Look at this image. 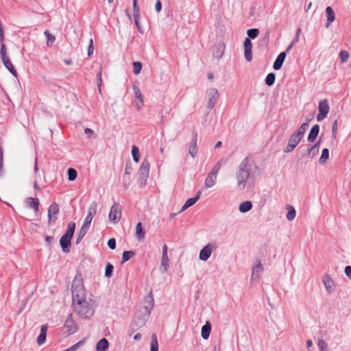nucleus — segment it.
<instances>
[{"instance_id":"1","label":"nucleus","mask_w":351,"mask_h":351,"mask_svg":"<svg viewBox=\"0 0 351 351\" xmlns=\"http://www.w3.org/2000/svg\"><path fill=\"white\" fill-rule=\"evenodd\" d=\"M72 307L73 311L82 319H88L95 313L94 301L87 298V294L83 285V278L77 273L71 285Z\"/></svg>"},{"instance_id":"2","label":"nucleus","mask_w":351,"mask_h":351,"mask_svg":"<svg viewBox=\"0 0 351 351\" xmlns=\"http://www.w3.org/2000/svg\"><path fill=\"white\" fill-rule=\"evenodd\" d=\"M256 167L254 162L248 158L243 160L239 165L236 172L237 185L239 190L245 189L250 173Z\"/></svg>"},{"instance_id":"3","label":"nucleus","mask_w":351,"mask_h":351,"mask_svg":"<svg viewBox=\"0 0 351 351\" xmlns=\"http://www.w3.org/2000/svg\"><path fill=\"white\" fill-rule=\"evenodd\" d=\"M97 207V205L96 202H93L90 204V206L88 208V215L86 217V218L84 219V223H83L82 226L81 227V228H80V231H79V232L77 234V237L76 241H75L76 244L80 243V241L84 238V237L87 233L88 230L90 228V226L91 221L93 220V217L96 214Z\"/></svg>"},{"instance_id":"4","label":"nucleus","mask_w":351,"mask_h":351,"mask_svg":"<svg viewBox=\"0 0 351 351\" xmlns=\"http://www.w3.org/2000/svg\"><path fill=\"white\" fill-rule=\"evenodd\" d=\"M75 230V223L69 222L68 223L66 232L60 239V245L62 247V250L64 253H69L70 251L71 241L73 237Z\"/></svg>"},{"instance_id":"5","label":"nucleus","mask_w":351,"mask_h":351,"mask_svg":"<svg viewBox=\"0 0 351 351\" xmlns=\"http://www.w3.org/2000/svg\"><path fill=\"white\" fill-rule=\"evenodd\" d=\"M142 312H138L135 314L133 321L130 326V330L134 332L143 326L147 321V317L150 315L151 311L148 307L145 306Z\"/></svg>"},{"instance_id":"6","label":"nucleus","mask_w":351,"mask_h":351,"mask_svg":"<svg viewBox=\"0 0 351 351\" xmlns=\"http://www.w3.org/2000/svg\"><path fill=\"white\" fill-rule=\"evenodd\" d=\"M226 161L223 159L219 160L208 174L204 181V187L209 189L215 186L217 182V174Z\"/></svg>"},{"instance_id":"7","label":"nucleus","mask_w":351,"mask_h":351,"mask_svg":"<svg viewBox=\"0 0 351 351\" xmlns=\"http://www.w3.org/2000/svg\"><path fill=\"white\" fill-rule=\"evenodd\" d=\"M6 46L4 44H2L0 49V56L2 59L3 63L6 69H8L10 72L14 76H17V72L12 65L10 58L7 56L6 54Z\"/></svg>"},{"instance_id":"8","label":"nucleus","mask_w":351,"mask_h":351,"mask_svg":"<svg viewBox=\"0 0 351 351\" xmlns=\"http://www.w3.org/2000/svg\"><path fill=\"white\" fill-rule=\"evenodd\" d=\"M167 245H164L162 247V254L160 259V263L158 267V271L162 274L167 271L169 267V259L167 254Z\"/></svg>"},{"instance_id":"9","label":"nucleus","mask_w":351,"mask_h":351,"mask_svg":"<svg viewBox=\"0 0 351 351\" xmlns=\"http://www.w3.org/2000/svg\"><path fill=\"white\" fill-rule=\"evenodd\" d=\"M217 248L215 242L208 243L199 252V258L201 261H206L210 256L212 252Z\"/></svg>"},{"instance_id":"10","label":"nucleus","mask_w":351,"mask_h":351,"mask_svg":"<svg viewBox=\"0 0 351 351\" xmlns=\"http://www.w3.org/2000/svg\"><path fill=\"white\" fill-rule=\"evenodd\" d=\"M63 330L66 335H70L77 331V326L71 315L67 317L63 326Z\"/></svg>"},{"instance_id":"11","label":"nucleus","mask_w":351,"mask_h":351,"mask_svg":"<svg viewBox=\"0 0 351 351\" xmlns=\"http://www.w3.org/2000/svg\"><path fill=\"white\" fill-rule=\"evenodd\" d=\"M109 219L117 223L121 217V208L119 204L115 202L111 207L109 213Z\"/></svg>"},{"instance_id":"12","label":"nucleus","mask_w":351,"mask_h":351,"mask_svg":"<svg viewBox=\"0 0 351 351\" xmlns=\"http://www.w3.org/2000/svg\"><path fill=\"white\" fill-rule=\"evenodd\" d=\"M322 281L328 293L331 294L335 292V282L330 274H325L322 278Z\"/></svg>"},{"instance_id":"13","label":"nucleus","mask_w":351,"mask_h":351,"mask_svg":"<svg viewBox=\"0 0 351 351\" xmlns=\"http://www.w3.org/2000/svg\"><path fill=\"white\" fill-rule=\"evenodd\" d=\"M329 105L327 100L324 99L319 103V113L317 115V121H321L324 120L328 115L329 112Z\"/></svg>"},{"instance_id":"14","label":"nucleus","mask_w":351,"mask_h":351,"mask_svg":"<svg viewBox=\"0 0 351 351\" xmlns=\"http://www.w3.org/2000/svg\"><path fill=\"white\" fill-rule=\"evenodd\" d=\"M150 168L149 162L147 159H144L138 169L140 176L141 184L145 183L147 178L148 177L149 171Z\"/></svg>"},{"instance_id":"15","label":"nucleus","mask_w":351,"mask_h":351,"mask_svg":"<svg viewBox=\"0 0 351 351\" xmlns=\"http://www.w3.org/2000/svg\"><path fill=\"white\" fill-rule=\"evenodd\" d=\"M208 97V108L212 109L217 104L219 99V93L217 88H211L207 91Z\"/></svg>"},{"instance_id":"16","label":"nucleus","mask_w":351,"mask_h":351,"mask_svg":"<svg viewBox=\"0 0 351 351\" xmlns=\"http://www.w3.org/2000/svg\"><path fill=\"white\" fill-rule=\"evenodd\" d=\"M59 213V205L56 202H53L48 208V222L53 223L56 221V215Z\"/></svg>"},{"instance_id":"17","label":"nucleus","mask_w":351,"mask_h":351,"mask_svg":"<svg viewBox=\"0 0 351 351\" xmlns=\"http://www.w3.org/2000/svg\"><path fill=\"white\" fill-rule=\"evenodd\" d=\"M301 138H302L300 136L295 134V133L291 134L289 139L288 144L286 147L285 152L287 153L292 152L294 149V148L298 145Z\"/></svg>"},{"instance_id":"18","label":"nucleus","mask_w":351,"mask_h":351,"mask_svg":"<svg viewBox=\"0 0 351 351\" xmlns=\"http://www.w3.org/2000/svg\"><path fill=\"white\" fill-rule=\"evenodd\" d=\"M133 90H134V97H135L136 99L137 100L136 106L137 110H139L143 104V96L141 95L140 88L136 85H135V84L133 85Z\"/></svg>"},{"instance_id":"19","label":"nucleus","mask_w":351,"mask_h":351,"mask_svg":"<svg viewBox=\"0 0 351 351\" xmlns=\"http://www.w3.org/2000/svg\"><path fill=\"white\" fill-rule=\"evenodd\" d=\"M201 193V191H198L196 193V195L194 197L189 198V199H187L185 204L182 206L180 212H183L188 208L195 204L197 202V201L199 199Z\"/></svg>"},{"instance_id":"20","label":"nucleus","mask_w":351,"mask_h":351,"mask_svg":"<svg viewBox=\"0 0 351 351\" xmlns=\"http://www.w3.org/2000/svg\"><path fill=\"white\" fill-rule=\"evenodd\" d=\"M226 45L223 43H220L217 45L213 50V56L217 59L219 60L223 55Z\"/></svg>"},{"instance_id":"21","label":"nucleus","mask_w":351,"mask_h":351,"mask_svg":"<svg viewBox=\"0 0 351 351\" xmlns=\"http://www.w3.org/2000/svg\"><path fill=\"white\" fill-rule=\"evenodd\" d=\"M326 16L327 19V22L326 23V27L328 28L331 23L335 19V13L333 11L332 8L330 6L326 8Z\"/></svg>"},{"instance_id":"22","label":"nucleus","mask_w":351,"mask_h":351,"mask_svg":"<svg viewBox=\"0 0 351 351\" xmlns=\"http://www.w3.org/2000/svg\"><path fill=\"white\" fill-rule=\"evenodd\" d=\"M26 203L27 206L32 208L34 212L36 213L39 210L40 202L39 199L36 197H27L26 199Z\"/></svg>"},{"instance_id":"23","label":"nucleus","mask_w":351,"mask_h":351,"mask_svg":"<svg viewBox=\"0 0 351 351\" xmlns=\"http://www.w3.org/2000/svg\"><path fill=\"white\" fill-rule=\"evenodd\" d=\"M263 267L261 262L258 261L253 267L252 273V280H257L259 278V274L263 271Z\"/></svg>"},{"instance_id":"24","label":"nucleus","mask_w":351,"mask_h":351,"mask_svg":"<svg viewBox=\"0 0 351 351\" xmlns=\"http://www.w3.org/2000/svg\"><path fill=\"white\" fill-rule=\"evenodd\" d=\"M197 134H195L193 136L192 144L189 147V154L193 158H195L197 154Z\"/></svg>"},{"instance_id":"25","label":"nucleus","mask_w":351,"mask_h":351,"mask_svg":"<svg viewBox=\"0 0 351 351\" xmlns=\"http://www.w3.org/2000/svg\"><path fill=\"white\" fill-rule=\"evenodd\" d=\"M286 58V52H281L278 56L277 57L276 60L274 62V69L275 70H279L283 64V62Z\"/></svg>"},{"instance_id":"26","label":"nucleus","mask_w":351,"mask_h":351,"mask_svg":"<svg viewBox=\"0 0 351 351\" xmlns=\"http://www.w3.org/2000/svg\"><path fill=\"white\" fill-rule=\"evenodd\" d=\"M133 5V12H134V18L136 27L139 29V17H140V9L137 5V0H133L132 2Z\"/></svg>"},{"instance_id":"27","label":"nucleus","mask_w":351,"mask_h":351,"mask_svg":"<svg viewBox=\"0 0 351 351\" xmlns=\"http://www.w3.org/2000/svg\"><path fill=\"white\" fill-rule=\"evenodd\" d=\"M135 237L138 241H141L145 238V230L142 227V223L138 222L136 226Z\"/></svg>"},{"instance_id":"28","label":"nucleus","mask_w":351,"mask_h":351,"mask_svg":"<svg viewBox=\"0 0 351 351\" xmlns=\"http://www.w3.org/2000/svg\"><path fill=\"white\" fill-rule=\"evenodd\" d=\"M319 132V125L316 124L311 128L308 136V141L309 142H314L316 137L317 136Z\"/></svg>"},{"instance_id":"29","label":"nucleus","mask_w":351,"mask_h":351,"mask_svg":"<svg viewBox=\"0 0 351 351\" xmlns=\"http://www.w3.org/2000/svg\"><path fill=\"white\" fill-rule=\"evenodd\" d=\"M109 346L108 341L106 338L100 339L96 346V350L97 351H106Z\"/></svg>"},{"instance_id":"30","label":"nucleus","mask_w":351,"mask_h":351,"mask_svg":"<svg viewBox=\"0 0 351 351\" xmlns=\"http://www.w3.org/2000/svg\"><path fill=\"white\" fill-rule=\"evenodd\" d=\"M211 326L209 322H206L202 328L201 335L204 339H207L210 335Z\"/></svg>"},{"instance_id":"31","label":"nucleus","mask_w":351,"mask_h":351,"mask_svg":"<svg viewBox=\"0 0 351 351\" xmlns=\"http://www.w3.org/2000/svg\"><path fill=\"white\" fill-rule=\"evenodd\" d=\"M319 144L320 141L317 142L314 145L311 146L310 148L308 149V155L310 158H313L315 155L317 154L319 149Z\"/></svg>"},{"instance_id":"32","label":"nucleus","mask_w":351,"mask_h":351,"mask_svg":"<svg viewBox=\"0 0 351 351\" xmlns=\"http://www.w3.org/2000/svg\"><path fill=\"white\" fill-rule=\"evenodd\" d=\"M252 207V204L250 201H245L239 205V210L241 213H246Z\"/></svg>"},{"instance_id":"33","label":"nucleus","mask_w":351,"mask_h":351,"mask_svg":"<svg viewBox=\"0 0 351 351\" xmlns=\"http://www.w3.org/2000/svg\"><path fill=\"white\" fill-rule=\"evenodd\" d=\"M287 210L288 211L287 214V219L289 221H293L295 219V215H296V212H295V208L291 205H287Z\"/></svg>"},{"instance_id":"34","label":"nucleus","mask_w":351,"mask_h":351,"mask_svg":"<svg viewBox=\"0 0 351 351\" xmlns=\"http://www.w3.org/2000/svg\"><path fill=\"white\" fill-rule=\"evenodd\" d=\"M329 158V151L327 148H325L322 150V153L321 157L319 158V163L321 165H324L327 162Z\"/></svg>"},{"instance_id":"35","label":"nucleus","mask_w":351,"mask_h":351,"mask_svg":"<svg viewBox=\"0 0 351 351\" xmlns=\"http://www.w3.org/2000/svg\"><path fill=\"white\" fill-rule=\"evenodd\" d=\"M45 35L47 36V45L48 47H51L53 45V44L55 42V40H56V37L54 35L51 34L49 30H45Z\"/></svg>"},{"instance_id":"36","label":"nucleus","mask_w":351,"mask_h":351,"mask_svg":"<svg viewBox=\"0 0 351 351\" xmlns=\"http://www.w3.org/2000/svg\"><path fill=\"white\" fill-rule=\"evenodd\" d=\"M135 255V252L134 251H124L122 254V261L121 263H124L125 262L129 261L131 258H132Z\"/></svg>"},{"instance_id":"37","label":"nucleus","mask_w":351,"mask_h":351,"mask_svg":"<svg viewBox=\"0 0 351 351\" xmlns=\"http://www.w3.org/2000/svg\"><path fill=\"white\" fill-rule=\"evenodd\" d=\"M132 154L133 157V160L135 162H138L140 159L139 149L137 146L132 145Z\"/></svg>"},{"instance_id":"38","label":"nucleus","mask_w":351,"mask_h":351,"mask_svg":"<svg viewBox=\"0 0 351 351\" xmlns=\"http://www.w3.org/2000/svg\"><path fill=\"white\" fill-rule=\"evenodd\" d=\"M67 174H68V180L70 181L75 180L77 176V171L73 168H69L67 170Z\"/></svg>"},{"instance_id":"39","label":"nucleus","mask_w":351,"mask_h":351,"mask_svg":"<svg viewBox=\"0 0 351 351\" xmlns=\"http://www.w3.org/2000/svg\"><path fill=\"white\" fill-rule=\"evenodd\" d=\"M308 125V123L306 122V123H302L300 128L298 129V130L295 132H294L295 134L298 135L299 136H300L301 138H302L307 127Z\"/></svg>"},{"instance_id":"40","label":"nucleus","mask_w":351,"mask_h":351,"mask_svg":"<svg viewBox=\"0 0 351 351\" xmlns=\"http://www.w3.org/2000/svg\"><path fill=\"white\" fill-rule=\"evenodd\" d=\"M113 269V265L111 263H108L105 268V276L106 278H110L112 275Z\"/></svg>"},{"instance_id":"41","label":"nucleus","mask_w":351,"mask_h":351,"mask_svg":"<svg viewBox=\"0 0 351 351\" xmlns=\"http://www.w3.org/2000/svg\"><path fill=\"white\" fill-rule=\"evenodd\" d=\"M259 30L256 28H252L250 29L247 31V34L248 36V38L254 39L258 36Z\"/></svg>"},{"instance_id":"42","label":"nucleus","mask_w":351,"mask_h":351,"mask_svg":"<svg viewBox=\"0 0 351 351\" xmlns=\"http://www.w3.org/2000/svg\"><path fill=\"white\" fill-rule=\"evenodd\" d=\"M276 79V75L273 73H269L265 79V83L268 86H271L274 84Z\"/></svg>"},{"instance_id":"43","label":"nucleus","mask_w":351,"mask_h":351,"mask_svg":"<svg viewBox=\"0 0 351 351\" xmlns=\"http://www.w3.org/2000/svg\"><path fill=\"white\" fill-rule=\"evenodd\" d=\"M317 346L320 351H328V345L326 343V341L322 339L318 340Z\"/></svg>"},{"instance_id":"44","label":"nucleus","mask_w":351,"mask_h":351,"mask_svg":"<svg viewBox=\"0 0 351 351\" xmlns=\"http://www.w3.org/2000/svg\"><path fill=\"white\" fill-rule=\"evenodd\" d=\"M134 68V73L138 75L142 69V64L140 62L135 61L132 63Z\"/></svg>"},{"instance_id":"45","label":"nucleus","mask_w":351,"mask_h":351,"mask_svg":"<svg viewBox=\"0 0 351 351\" xmlns=\"http://www.w3.org/2000/svg\"><path fill=\"white\" fill-rule=\"evenodd\" d=\"M3 148L0 146V176L3 174Z\"/></svg>"},{"instance_id":"46","label":"nucleus","mask_w":351,"mask_h":351,"mask_svg":"<svg viewBox=\"0 0 351 351\" xmlns=\"http://www.w3.org/2000/svg\"><path fill=\"white\" fill-rule=\"evenodd\" d=\"M101 73H102L101 68L99 67V71L97 73V84L99 92H101V82H102Z\"/></svg>"},{"instance_id":"47","label":"nucleus","mask_w":351,"mask_h":351,"mask_svg":"<svg viewBox=\"0 0 351 351\" xmlns=\"http://www.w3.org/2000/svg\"><path fill=\"white\" fill-rule=\"evenodd\" d=\"M340 58L342 63L346 62L349 58V53L347 51H341L340 52Z\"/></svg>"},{"instance_id":"48","label":"nucleus","mask_w":351,"mask_h":351,"mask_svg":"<svg viewBox=\"0 0 351 351\" xmlns=\"http://www.w3.org/2000/svg\"><path fill=\"white\" fill-rule=\"evenodd\" d=\"M337 126H338V122L337 120H335L332 126V137L333 138H336L337 137Z\"/></svg>"},{"instance_id":"49","label":"nucleus","mask_w":351,"mask_h":351,"mask_svg":"<svg viewBox=\"0 0 351 351\" xmlns=\"http://www.w3.org/2000/svg\"><path fill=\"white\" fill-rule=\"evenodd\" d=\"M46 337H47V335L43 334V333H40V335L37 337V340H36L37 343L39 346L43 344L46 341Z\"/></svg>"},{"instance_id":"50","label":"nucleus","mask_w":351,"mask_h":351,"mask_svg":"<svg viewBox=\"0 0 351 351\" xmlns=\"http://www.w3.org/2000/svg\"><path fill=\"white\" fill-rule=\"evenodd\" d=\"M245 58L247 62H250L252 60V49H244Z\"/></svg>"},{"instance_id":"51","label":"nucleus","mask_w":351,"mask_h":351,"mask_svg":"<svg viewBox=\"0 0 351 351\" xmlns=\"http://www.w3.org/2000/svg\"><path fill=\"white\" fill-rule=\"evenodd\" d=\"M108 246L111 250L116 248V240L114 238H111L108 241Z\"/></svg>"},{"instance_id":"52","label":"nucleus","mask_w":351,"mask_h":351,"mask_svg":"<svg viewBox=\"0 0 351 351\" xmlns=\"http://www.w3.org/2000/svg\"><path fill=\"white\" fill-rule=\"evenodd\" d=\"M94 51V46H93V40L91 38L90 40V43L88 47V56L90 57L93 55Z\"/></svg>"},{"instance_id":"53","label":"nucleus","mask_w":351,"mask_h":351,"mask_svg":"<svg viewBox=\"0 0 351 351\" xmlns=\"http://www.w3.org/2000/svg\"><path fill=\"white\" fill-rule=\"evenodd\" d=\"M244 49H252V45L250 39L249 38H246L244 40Z\"/></svg>"},{"instance_id":"54","label":"nucleus","mask_w":351,"mask_h":351,"mask_svg":"<svg viewBox=\"0 0 351 351\" xmlns=\"http://www.w3.org/2000/svg\"><path fill=\"white\" fill-rule=\"evenodd\" d=\"M84 133L87 135L88 138L95 136L94 131L90 128H85Z\"/></svg>"},{"instance_id":"55","label":"nucleus","mask_w":351,"mask_h":351,"mask_svg":"<svg viewBox=\"0 0 351 351\" xmlns=\"http://www.w3.org/2000/svg\"><path fill=\"white\" fill-rule=\"evenodd\" d=\"M82 343H83V341H80L77 342V343H75V345L70 347L69 349L70 351L76 350L78 348L80 347L81 345H82Z\"/></svg>"},{"instance_id":"56","label":"nucleus","mask_w":351,"mask_h":351,"mask_svg":"<svg viewBox=\"0 0 351 351\" xmlns=\"http://www.w3.org/2000/svg\"><path fill=\"white\" fill-rule=\"evenodd\" d=\"M147 298H149L150 300L149 301V306H150V308H152L154 307V298H153V295H152V290L149 292Z\"/></svg>"},{"instance_id":"57","label":"nucleus","mask_w":351,"mask_h":351,"mask_svg":"<svg viewBox=\"0 0 351 351\" xmlns=\"http://www.w3.org/2000/svg\"><path fill=\"white\" fill-rule=\"evenodd\" d=\"M125 174H128V175H130L132 173V167L128 163H127L125 165Z\"/></svg>"},{"instance_id":"58","label":"nucleus","mask_w":351,"mask_h":351,"mask_svg":"<svg viewBox=\"0 0 351 351\" xmlns=\"http://www.w3.org/2000/svg\"><path fill=\"white\" fill-rule=\"evenodd\" d=\"M345 274L346 275L351 279V266H346L345 268Z\"/></svg>"},{"instance_id":"59","label":"nucleus","mask_w":351,"mask_h":351,"mask_svg":"<svg viewBox=\"0 0 351 351\" xmlns=\"http://www.w3.org/2000/svg\"><path fill=\"white\" fill-rule=\"evenodd\" d=\"M53 240H54V238L52 236H47L45 237V241L48 243L49 246L51 245V244L52 243Z\"/></svg>"},{"instance_id":"60","label":"nucleus","mask_w":351,"mask_h":351,"mask_svg":"<svg viewBox=\"0 0 351 351\" xmlns=\"http://www.w3.org/2000/svg\"><path fill=\"white\" fill-rule=\"evenodd\" d=\"M161 3L159 0H157L156 4H155V9L156 10L159 12L161 10Z\"/></svg>"},{"instance_id":"61","label":"nucleus","mask_w":351,"mask_h":351,"mask_svg":"<svg viewBox=\"0 0 351 351\" xmlns=\"http://www.w3.org/2000/svg\"><path fill=\"white\" fill-rule=\"evenodd\" d=\"M47 328H48L47 324L43 325L41 326L40 332V333H43V334L47 335Z\"/></svg>"},{"instance_id":"62","label":"nucleus","mask_w":351,"mask_h":351,"mask_svg":"<svg viewBox=\"0 0 351 351\" xmlns=\"http://www.w3.org/2000/svg\"><path fill=\"white\" fill-rule=\"evenodd\" d=\"M300 32H301V29L300 28H298L296 31V35H295V39L293 40V43H297L298 42L299 40V38H300Z\"/></svg>"},{"instance_id":"63","label":"nucleus","mask_w":351,"mask_h":351,"mask_svg":"<svg viewBox=\"0 0 351 351\" xmlns=\"http://www.w3.org/2000/svg\"><path fill=\"white\" fill-rule=\"evenodd\" d=\"M150 351H154V333L151 336Z\"/></svg>"},{"instance_id":"64","label":"nucleus","mask_w":351,"mask_h":351,"mask_svg":"<svg viewBox=\"0 0 351 351\" xmlns=\"http://www.w3.org/2000/svg\"><path fill=\"white\" fill-rule=\"evenodd\" d=\"M141 339V334L137 333L134 335V340H140Z\"/></svg>"}]
</instances>
